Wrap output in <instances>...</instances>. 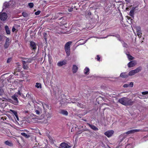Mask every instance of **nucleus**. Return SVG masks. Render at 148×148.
Segmentation results:
<instances>
[{
	"label": "nucleus",
	"instance_id": "1",
	"mask_svg": "<svg viewBox=\"0 0 148 148\" xmlns=\"http://www.w3.org/2000/svg\"><path fill=\"white\" fill-rule=\"evenodd\" d=\"M119 102L125 106H130L132 105L133 101L127 97H123L119 99Z\"/></svg>",
	"mask_w": 148,
	"mask_h": 148
},
{
	"label": "nucleus",
	"instance_id": "2",
	"mask_svg": "<svg viewBox=\"0 0 148 148\" xmlns=\"http://www.w3.org/2000/svg\"><path fill=\"white\" fill-rule=\"evenodd\" d=\"M71 43V42L69 41L67 42L65 45L64 49L67 56H69L70 55V45Z\"/></svg>",
	"mask_w": 148,
	"mask_h": 148
},
{
	"label": "nucleus",
	"instance_id": "3",
	"mask_svg": "<svg viewBox=\"0 0 148 148\" xmlns=\"http://www.w3.org/2000/svg\"><path fill=\"white\" fill-rule=\"evenodd\" d=\"M141 67H139L134 70H131L129 72L128 74L129 76H131L135 74L139 73L141 70Z\"/></svg>",
	"mask_w": 148,
	"mask_h": 148
},
{
	"label": "nucleus",
	"instance_id": "4",
	"mask_svg": "<svg viewBox=\"0 0 148 148\" xmlns=\"http://www.w3.org/2000/svg\"><path fill=\"white\" fill-rule=\"evenodd\" d=\"M17 97L15 94L12 95V98L13 100L10 99L9 101L15 105H17L18 103V101Z\"/></svg>",
	"mask_w": 148,
	"mask_h": 148
},
{
	"label": "nucleus",
	"instance_id": "5",
	"mask_svg": "<svg viewBox=\"0 0 148 148\" xmlns=\"http://www.w3.org/2000/svg\"><path fill=\"white\" fill-rule=\"evenodd\" d=\"M141 130L140 129H134V130H132L127 132H126L125 134H133L135 132H139Z\"/></svg>",
	"mask_w": 148,
	"mask_h": 148
},
{
	"label": "nucleus",
	"instance_id": "6",
	"mask_svg": "<svg viewBox=\"0 0 148 148\" xmlns=\"http://www.w3.org/2000/svg\"><path fill=\"white\" fill-rule=\"evenodd\" d=\"M137 64V62L136 60H132L128 64L127 66L129 68H131L135 66Z\"/></svg>",
	"mask_w": 148,
	"mask_h": 148
},
{
	"label": "nucleus",
	"instance_id": "7",
	"mask_svg": "<svg viewBox=\"0 0 148 148\" xmlns=\"http://www.w3.org/2000/svg\"><path fill=\"white\" fill-rule=\"evenodd\" d=\"M11 43V41L9 38H7L5 42L4 45V47L5 49L8 48L9 45Z\"/></svg>",
	"mask_w": 148,
	"mask_h": 148
},
{
	"label": "nucleus",
	"instance_id": "8",
	"mask_svg": "<svg viewBox=\"0 0 148 148\" xmlns=\"http://www.w3.org/2000/svg\"><path fill=\"white\" fill-rule=\"evenodd\" d=\"M7 15L5 13H3L0 15V18L1 20L4 21L7 18Z\"/></svg>",
	"mask_w": 148,
	"mask_h": 148
},
{
	"label": "nucleus",
	"instance_id": "9",
	"mask_svg": "<svg viewBox=\"0 0 148 148\" xmlns=\"http://www.w3.org/2000/svg\"><path fill=\"white\" fill-rule=\"evenodd\" d=\"M114 132L112 130H109L106 132L104 134L108 137H109L111 136L113 134Z\"/></svg>",
	"mask_w": 148,
	"mask_h": 148
},
{
	"label": "nucleus",
	"instance_id": "10",
	"mask_svg": "<svg viewBox=\"0 0 148 148\" xmlns=\"http://www.w3.org/2000/svg\"><path fill=\"white\" fill-rule=\"evenodd\" d=\"M60 146L62 148H71V146L64 143H61L60 145Z\"/></svg>",
	"mask_w": 148,
	"mask_h": 148
},
{
	"label": "nucleus",
	"instance_id": "11",
	"mask_svg": "<svg viewBox=\"0 0 148 148\" xmlns=\"http://www.w3.org/2000/svg\"><path fill=\"white\" fill-rule=\"evenodd\" d=\"M59 112L60 114L64 115L67 116L68 114L67 111L64 110H61L59 111Z\"/></svg>",
	"mask_w": 148,
	"mask_h": 148
},
{
	"label": "nucleus",
	"instance_id": "12",
	"mask_svg": "<svg viewBox=\"0 0 148 148\" xmlns=\"http://www.w3.org/2000/svg\"><path fill=\"white\" fill-rule=\"evenodd\" d=\"M120 76L123 78H125L128 77V74L126 72H123L120 75Z\"/></svg>",
	"mask_w": 148,
	"mask_h": 148
},
{
	"label": "nucleus",
	"instance_id": "13",
	"mask_svg": "<svg viewBox=\"0 0 148 148\" xmlns=\"http://www.w3.org/2000/svg\"><path fill=\"white\" fill-rule=\"evenodd\" d=\"M136 32L137 33V36L139 37H140L142 36V34L141 33V32L140 30V28L138 27L136 28Z\"/></svg>",
	"mask_w": 148,
	"mask_h": 148
},
{
	"label": "nucleus",
	"instance_id": "14",
	"mask_svg": "<svg viewBox=\"0 0 148 148\" xmlns=\"http://www.w3.org/2000/svg\"><path fill=\"white\" fill-rule=\"evenodd\" d=\"M88 125L89 126V127L95 131H97L98 130V129L96 126L94 125H91L90 124L88 123Z\"/></svg>",
	"mask_w": 148,
	"mask_h": 148
},
{
	"label": "nucleus",
	"instance_id": "15",
	"mask_svg": "<svg viewBox=\"0 0 148 148\" xmlns=\"http://www.w3.org/2000/svg\"><path fill=\"white\" fill-rule=\"evenodd\" d=\"M66 64V61L64 60L63 61L58 62L57 63V65L59 66H61L64 65H65Z\"/></svg>",
	"mask_w": 148,
	"mask_h": 148
},
{
	"label": "nucleus",
	"instance_id": "16",
	"mask_svg": "<svg viewBox=\"0 0 148 148\" xmlns=\"http://www.w3.org/2000/svg\"><path fill=\"white\" fill-rule=\"evenodd\" d=\"M33 60V59L32 58H26L25 59V60L22 61L23 63H24V64H26L27 63H29L31 62Z\"/></svg>",
	"mask_w": 148,
	"mask_h": 148
},
{
	"label": "nucleus",
	"instance_id": "17",
	"mask_svg": "<svg viewBox=\"0 0 148 148\" xmlns=\"http://www.w3.org/2000/svg\"><path fill=\"white\" fill-rule=\"evenodd\" d=\"M4 143L9 146L12 147L13 145V144L10 141L7 140L4 142Z\"/></svg>",
	"mask_w": 148,
	"mask_h": 148
},
{
	"label": "nucleus",
	"instance_id": "18",
	"mask_svg": "<svg viewBox=\"0 0 148 148\" xmlns=\"http://www.w3.org/2000/svg\"><path fill=\"white\" fill-rule=\"evenodd\" d=\"M30 45L33 49H36V45L35 43L33 41H31L30 42Z\"/></svg>",
	"mask_w": 148,
	"mask_h": 148
},
{
	"label": "nucleus",
	"instance_id": "19",
	"mask_svg": "<svg viewBox=\"0 0 148 148\" xmlns=\"http://www.w3.org/2000/svg\"><path fill=\"white\" fill-rule=\"evenodd\" d=\"M90 69L86 67L84 70V73L85 74L88 75L89 74Z\"/></svg>",
	"mask_w": 148,
	"mask_h": 148
},
{
	"label": "nucleus",
	"instance_id": "20",
	"mask_svg": "<svg viewBox=\"0 0 148 148\" xmlns=\"http://www.w3.org/2000/svg\"><path fill=\"white\" fill-rule=\"evenodd\" d=\"M78 69V68L77 66L75 65H74L73 66L72 69L73 72V73H75L76 72Z\"/></svg>",
	"mask_w": 148,
	"mask_h": 148
},
{
	"label": "nucleus",
	"instance_id": "21",
	"mask_svg": "<svg viewBox=\"0 0 148 148\" xmlns=\"http://www.w3.org/2000/svg\"><path fill=\"white\" fill-rule=\"evenodd\" d=\"M5 28L7 34H10V32L8 26L7 25L5 26Z\"/></svg>",
	"mask_w": 148,
	"mask_h": 148
},
{
	"label": "nucleus",
	"instance_id": "22",
	"mask_svg": "<svg viewBox=\"0 0 148 148\" xmlns=\"http://www.w3.org/2000/svg\"><path fill=\"white\" fill-rule=\"evenodd\" d=\"M40 103L42 104L43 108L44 109H45L46 108H48L49 106L47 104L44 103L41 101H40Z\"/></svg>",
	"mask_w": 148,
	"mask_h": 148
},
{
	"label": "nucleus",
	"instance_id": "23",
	"mask_svg": "<svg viewBox=\"0 0 148 148\" xmlns=\"http://www.w3.org/2000/svg\"><path fill=\"white\" fill-rule=\"evenodd\" d=\"M127 56V58H128L129 60H133L134 59V58L131 55L127 53L126 54Z\"/></svg>",
	"mask_w": 148,
	"mask_h": 148
},
{
	"label": "nucleus",
	"instance_id": "24",
	"mask_svg": "<svg viewBox=\"0 0 148 148\" xmlns=\"http://www.w3.org/2000/svg\"><path fill=\"white\" fill-rule=\"evenodd\" d=\"M35 112H36V114H39L42 112V110L41 109L39 108L38 110H35Z\"/></svg>",
	"mask_w": 148,
	"mask_h": 148
},
{
	"label": "nucleus",
	"instance_id": "25",
	"mask_svg": "<svg viewBox=\"0 0 148 148\" xmlns=\"http://www.w3.org/2000/svg\"><path fill=\"white\" fill-rule=\"evenodd\" d=\"M134 10H131L129 12V15L132 17L134 18Z\"/></svg>",
	"mask_w": 148,
	"mask_h": 148
},
{
	"label": "nucleus",
	"instance_id": "26",
	"mask_svg": "<svg viewBox=\"0 0 148 148\" xmlns=\"http://www.w3.org/2000/svg\"><path fill=\"white\" fill-rule=\"evenodd\" d=\"M10 3L8 2H5L4 3L3 9L8 8L9 6Z\"/></svg>",
	"mask_w": 148,
	"mask_h": 148
},
{
	"label": "nucleus",
	"instance_id": "27",
	"mask_svg": "<svg viewBox=\"0 0 148 148\" xmlns=\"http://www.w3.org/2000/svg\"><path fill=\"white\" fill-rule=\"evenodd\" d=\"M21 134L26 138H28L30 137V136L29 135L25 133H21Z\"/></svg>",
	"mask_w": 148,
	"mask_h": 148
},
{
	"label": "nucleus",
	"instance_id": "28",
	"mask_svg": "<svg viewBox=\"0 0 148 148\" xmlns=\"http://www.w3.org/2000/svg\"><path fill=\"white\" fill-rule=\"evenodd\" d=\"M23 63V67L24 69L28 70L29 69V67L26 64H24V63Z\"/></svg>",
	"mask_w": 148,
	"mask_h": 148
},
{
	"label": "nucleus",
	"instance_id": "29",
	"mask_svg": "<svg viewBox=\"0 0 148 148\" xmlns=\"http://www.w3.org/2000/svg\"><path fill=\"white\" fill-rule=\"evenodd\" d=\"M52 114L51 113H47L46 114V116L47 119H49L52 116Z\"/></svg>",
	"mask_w": 148,
	"mask_h": 148
},
{
	"label": "nucleus",
	"instance_id": "30",
	"mask_svg": "<svg viewBox=\"0 0 148 148\" xmlns=\"http://www.w3.org/2000/svg\"><path fill=\"white\" fill-rule=\"evenodd\" d=\"M35 86L37 88H41V85L40 84L38 83H37L36 84V85H35Z\"/></svg>",
	"mask_w": 148,
	"mask_h": 148
},
{
	"label": "nucleus",
	"instance_id": "31",
	"mask_svg": "<svg viewBox=\"0 0 148 148\" xmlns=\"http://www.w3.org/2000/svg\"><path fill=\"white\" fill-rule=\"evenodd\" d=\"M91 12L89 11H87L86 13V17L87 18H88L91 15Z\"/></svg>",
	"mask_w": 148,
	"mask_h": 148
},
{
	"label": "nucleus",
	"instance_id": "32",
	"mask_svg": "<svg viewBox=\"0 0 148 148\" xmlns=\"http://www.w3.org/2000/svg\"><path fill=\"white\" fill-rule=\"evenodd\" d=\"M4 92V91L2 88L0 87V96L2 95Z\"/></svg>",
	"mask_w": 148,
	"mask_h": 148
},
{
	"label": "nucleus",
	"instance_id": "33",
	"mask_svg": "<svg viewBox=\"0 0 148 148\" xmlns=\"http://www.w3.org/2000/svg\"><path fill=\"white\" fill-rule=\"evenodd\" d=\"M10 111L12 112L14 114L15 116L17 114V112L16 111L10 109Z\"/></svg>",
	"mask_w": 148,
	"mask_h": 148
},
{
	"label": "nucleus",
	"instance_id": "34",
	"mask_svg": "<svg viewBox=\"0 0 148 148\" xmlns=\"http://www.w3.org/2000/svg\"><path fill=\"white\" fill-rule=\"evenodd\" d=\"M62 14V13H61V12H60V13H58L56 14L55 16V18H57L60 15H61V14Z\"/></svg>",
	"mask_w": 148,
	"mask_h": 148
},
{
	"label": "nucleus",
	"instance_id": "35",
	"mask_svg": "<svg viewBox=\"0 0 148 148\" xmlns=\"http://www.w3.org/2000/svg\"><path fill=\"white\" fill-rule=\"evenodd\" d=\"M34 3H28V6L30 8H32L34 6Z\"/></svg>",
	"mask_w": 148,
	"mask_h": 148
},
{
	"label": "nucleus",
	"instance_id": "36",
	"mask_svg": "<svg viewBox=\"0 0 148 148\" xmlns=\"http://www.w3.org/2000/svg\"><path fill=\"white\" fill-rule=\"evenodd\" d=\"M77 105L78 107H79L81 108H83L84 107V106L81 103H77Z\"/></svg>",
	"mask_w": 148,
	"mask_h": 148
},
{
	"label": "nucleus",
	"instance_id": "37",
	"mask_svg": "<svg viewBox=\"0 0 148 148\" xmlns=\"http://www.w3.org/2000/svg\"><path fill=\"white\" fill-rule=\"evenodd\" d=\"M22 14L23 16L24 17H27L28 16V14L25 12H23Z\"/></svg>",
	"mask_w": 148,
	"mask_h": 148
},
{
	"label": "nucleus",
	"instance_id": "38",
	"mask_svg": "<svg viewBox=\"0 0 148 148\" xmlns=\"http://www.w3.org/2000/svg\"><path fill=\"white\" fill-rule=\"evenodd\" d=\"M133 82H131L130 83V84H129V86L132 87L133 86Z\"/></svg>",
	"mask_w": 148,
	"mask_h": 148
},
{
	"label": "nucleus",
	"instance_id": "39",
	"mask_svg": "<svg viewBox=\"0 0 148 148\" xmlns=\"http://www.w3.org/2000/svg\"><path fill=\"white\" fill-rule=\"evenodd\" d=\"M142 93L143 95H147V94H148V91H146L143 92H142Z\"/></svg>",
	"mask_w": 148,
	"mask_h": 148
},
{
	"label": "nucleus",
	"instance_id": "40",
	"mask_svg": "<svg viewBox=\"0 0 148 148\" xmlns=\"http://www.w3.org/2000/svg\"><path fill=\"white\" fill-rule=\"evenodd\" d=\"M40 13V11H38L37 12H35V14L36 15H39Z\"/></svg>",
	"mask_w": 148,
	"mask_h": 148
},
{
	"label": "nucleus",
	"instance_id": "41",
	"mask_svg": "<svg viewBox=\"0 0 148 148\" xmlns=\"http://www.w3.org/2000/svg\"><path fill=\"white\" fill-rule=\"evenodd\" d=\"M11 60H12V59L11 58H8V59L7 61V63H10L11 61Z\"/></svg>",
	"mask_w": 148,
	"mask_h": 148
},
{
	"label": "nucleus",
	"instance_id": "42",
	"mask_svg": "<svg viewBox=\"0 0 148 148\" xmlns=\"http://www.w3.org/2000/svg\"><path fill=\"white\" fill-rule=\"evenodd\" d=\"M123 87L124 88H127L129 87V84H125L123 86Z\"/></svg>",
	"mask_w": 148,
	"mask_h": 148
},
{
	"label": "nucleus",
	"instance_id": "43",
	"mask_svg": "<svg viewBox=\"0 0 148 148\" xmlns=\"http://www.w3.org/2000/svg\"><path fill=\"white\" fill-rule=\"evenodd\" d=\"M3 37H5L4 36L2 35H0V41H1L2 40Z\"/></svg>",
	"mask_w": 148,
	"mask_h": 148
},
{
	"label": "nucleus",
	"instance_id": "44",
	"mask_svg": "<svg viewBox=\"0 0 148 148\" xmlns=\"http://www.w3.org/2000/svg\"><path fill=\"white\" fill-rule=\"evenodd\" d=\"M97 60L99 61H100V58L99 56L98 55H97Z\"/></svg>",
	"mask_w": 148,
	"mask_h": 148
},
{
	"label": "nucleus",
	"instance_id": "45",
	"mask_svg": "<svg viewBox=\"0 0 148 148\" xmlns=\"http://www.w3.org/2000/svg\"><path fill=\"white\" fill-rule=\"evenodd\" d=\"M15 116L16 117V119L17 121H19V118H18V114H16V115Z\"/></svg>",
	"mask_w": 148,
	"mask_h": 148
},
{
	"label": "nucleus",
	"instance_id": "46",
	"mask_svg": "<svg viewBox=\"0 0 148 148\" xmlns=\"http://www.w3.org/2000/svg\"><path fill=\"white\" fill-rule=\"evenodd\" d=\"M15 30L16 29H15V28L13 27L12 28V31L13 32H14L15 31Z\"/></svg>",
	"mask_w": 148,
	"mask_h": 148
},
{
	"label": "nucleus",
	"instance_id": "47",
	"mask_svg": "<svg viewBox=\"0 0 148 148\" xmlns=\"http://www.w3.org/2000/svg\"><path fill=\"white\" fill-rule=\"evenodd\" d=\"M17 93H18V94H19V95H21V94L20 92V91L19 90L18 91V92H17Z\"/></svg>",
	"mask_w": 148,
	"mask_h": 148
},
{
	"label": "nucleus",
	"instance_id": "48",
	"mask_svg": "<svg viewBox=\"0 0 148 148\" xmlns=\"http://www.w3.org/2000/svg\"><path fill=\"white\" fill-rule=\"evenodd\" d=\"M125 1L127 2L128 3L130 2V0H125Z\"/></svg>",
	"mask_w": 148,
	"mask_h": 148
},
{
	"label": "nucleus",
	"instance_id": "49",
	"mask_svg": "<svg viewBox=\"0 0 148 148\" xmlns=\"http://www.w3.org/2000/svg\"><path fill=\"white\" fill-rule=\"evenodd\" d=\"M87 40H86L84 41V42L82 43V44H85L87 41Z\"/></svg>",
	"mask_w": 148,
	"mask_h": 148
},
{
	"label": "nucleus",
	"instance_id": "50",
	"mask_svg": "<svg viewBox=\"0 0 148 148\" xmlns=\"http://www.w3.org/2000/svg\"><path fill=\"white\" fill-rule=\"evenodd\" d=\"M24 131L26 132H27V133H28V132H29V131H28L27 130H24Z\"/></svg>",
	"mask_w": 148,
	"mask_h": 148
},
{
	"label": "nucleus",
	"instance_id": "51",
	"mask_svg": "<svg viewBox=\"0 0 148 148\" xmlns=\"http://www.w3.org/2000/svg\"><path fill=\"white\" fill-rule=\"evenodd\" d=\"M127 19L128 20H130V17L128 16L127 17Z\"/></svg>",
	"mask_w": 148,
	"mask_h": 148
},
{
	"label": "nucleus",
	"instance_id": "52",
	"mask_svg": "<svg viewBox=\"0 0 148 148\" xmlns=\"http://www.w3.org/2000/svg\"><path fill=\"white\" fill-rule=\"evenodd\" d=\"M14 75H18V74H16V73H15V72H14Z\"/></svg>",
	"mask_w": 148,
	"mask_h": 148
},
{
	"label": "nucleus",
	"instance_id": "53",
	"mask_svg": "<svg viewBox=\"0 0 148 148\" xmlns=\"http://www.w3.org/2000/svg\"><path fill=\"white\" fill-rule=\"evenodd\" d=\"M25 113H28V111H25Z\"/></svg>",
	"mask_w": 148,
	"mask_h": 148
},
{
	"label": "nucleus",
	"instance_id": "54",
	"mask_svg": "<svg viewBox=\"0 0 148 148\" xmlns=\"http://www.w3.org/2000/svg\"><path fill=\"white\" fill-rule=\"evenodd\" d=\"M110 36H115V35H110Z\"/></svg>",
	"mask_w": 148,
	"mask_h": 148
},
{
	"label": "nucleus",
	"instance_id": "55",
	"mask_svg": "<svg viewBox=\"0 0 148 148\" xmlns=\"http://www.w3.org/2000/svg\"><path fill=\"white\" fill-rule=\"evenodd\" d=\"M109 36H107V37H105L104 38H106L107 37H108Z\"/></svg>",
	"mask_w": 148,
	"mask_h": 148
},
{
	"label": "nucleus",
	"instance_id": "56",
	"mask_svg": "<svg viewBox=\"0 0 148 148\" xmlns=\"http://www.w3.org/2000/svg\"><path fill=\"white\" fill-rule=\"evenodd\" d=\"M72 102L73 103H75V102Z\"/></svg>",
	"mask_w": 148,
	"mask_h": 148
},
{
	"label": "nucleus",
	"instance_id": "57",
	"mask_svg": "<svg viewBox=\"0 0 148 148\" xmlns=\"http://www.w3.org/2000/svg\"><path fill=\"white\" fill-rule=\"evenodd\" d=\"M71 11V10H69V12H71V11Z\"/></svg>",
	"mask_w": 148,
	"mask_h": 148
},
{
	"label": "nucleus",
	"instance_id": "58",
	"mask_svg": "<svg viewBox=\"0 0 148 148\" xmlns=\"http://www.w3.org/2000/svg\"><path fill=\"white\" fill-rule=\"evenodd\" d=\"M71 11V10H69V12H71V11Z\"/></svg>",
	"mask_w": 148,
	"mask_h": 148
},
{
	"label": "nucleus",
	"instance_id": "59",
	"mask_svg": "<svg viewBox=\"0 0 148 148\" xmlns=\"http://www.w3.org/2000/svg\"><path fill=\"white\" fill-rule=\"evenodd\" d=\"M0 148H3L2 147H0Z\"/></svg>",
	"mask_w": 148,
	"mask_h": 148
}]
</instances>
